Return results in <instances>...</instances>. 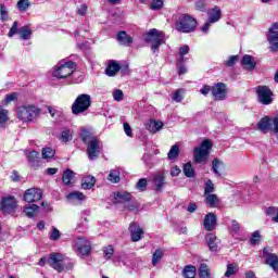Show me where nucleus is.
<instances>
[{"instance_id": "obj_1", "label": "nucleus", "mask_w": 278, "mask_h": 278, "mask_svg": "<svg viewBox=\"0 0 278 278\" xmlns=\"http://www.w3.org/2000/svg\"><path fill=\"white\" fill-rule=\"evenodd\" d=\"M80 138L85 144H87V155L89 160H97L103 151V142L89 130L83 129Z\"/></svg>"}, {"instance_id": "obj_2", "label": "nucleus", "mask_w": 278, "mask_h": 278, "mask_svg": "<svg viewBox=\"0 0 278 278\" xmlns=\"http://www.w3.org/2000/svg\"><path fill=\"white\" fill-rule=\"evenodd\" d=\"M144 40L151 45V51H153V53H157V51H160V46L166 43V36L164 35V31L152 28L146 35Z\"/></svg>"}, {"instance_id": "obj_3", "label": "nucleus", "mask_w": 278, "mask_h": 278, "mask_svg": "<svg viewBox=\"0 0 278 278\" xmlns=\"http://www.w3.org/2000/svg\"><path fill=\"white\" fill-rule=\"evenodd\" d=\"M90 105H92V99L90 98V94L81 93L72 104V113L75 116H79V114L88 112V110H90Z\"/></svg>"}, {"instance_id": "obj_4", "label": "nucleus", "mask_w": 278, "mask_h": 278, "mask_svg": "<svg viewBox=\"0 0 278 278\" xmlns=\"http://www.w3.org/2000/svg\"><path fill=\"white\" fill-rule=\"evenodd\" d=\"M213 143L211 140L205 139L202 141L200 147L194 148L193 157L197 164H205L207 157H210V151L212 150Z\"/></svg>"}, {"instance_id": "obj_5", "label": "nucleus", "mask_w": 278, "mask_h": 278, "mask_svg": "<svg viewBox=\"0 0 278 278\" xmlns=\"http://www.w3.org/2000/svg\"><path fill=\"white\" fill-rule=\"evenodd\" d=\"M17 118L24 123H31L40 114V109L36 105H24L17 108Z\"/></svg>"}, {"instance_id": "obj_6", "label": "nucleus", "mask_w": 278, "mask_h": 278, "mask_svg": "<svg viewBox=\"0 0 278 278\" xmlns=\"http://www.w3.org/2000/svg\"><path fill=\"white\" fill-rule=\"evenodd\" d=\"M176 27L178 31L190 34V31H194V28L197 27V20L188 14H182L179 16Z\"/></svg>"}, {"instance_id": "obj_7", "label": "nucleus", "mask_w": 278, "mask_h": 278, "mask_svg": "<svg viewBox=\"0 0 278 278\" xmlns=\"http://www.w3.org/2000/svg\"><path fill=\"white\" fill-rule=\"evenodd\" d=\"M76 67L77 65L75 64V62H66L61 66L54 68L53 77H58V79H66V77H70V75H73V73H75Z\"/></svg>"}, {"instance_id": "obj_8", "label": "nucleus", "mask_w": 278, "mask_h": 278, "mask_svg": "<svg viewBox=\"0 0 278 278\" xmlns=\"http://www.w3.org/2000/svg\"><path fill=\"white\" fill-rule=\"evenodd\" d=\"M115 203H130L129 205H126L130 212H134V210L138 208V203L136 202V198L131 195V193L127 191H118L114 194Z\"/></svg>"}, {"instance_id": "obj_9", "label": "nucleus", "mask_w": 278, "mask_h": 278, "mask_svg": "<svg viewBox=\"0 0 278 278\" xmlns=\"http://www.w3.org/2000/svg\"><path fill=\"white\" fill-rule=\"evenodd\" d=\"M256 93L260 103L263 105H270V103H273V90H270L268 86H258L256 88Z\"/></svg>"}, {"instance_id": "obj_10", "label": "nucleus", "mask_w": 278, "mask_h": 278, "mask_svg": "<svg viewBox=\"0 0 278 278\" xmlns=\"http://www.w3.org/2000/svg\"><path fill=\"white\" fill-rule=\"evenodd\" d=\"M150 181L154 184L156 192H162V190H164V186H166V173L161 170L151 174Z\"/></svg>"}, {"instance_id": "obj_11", "label": "nucleus", "mask_w": 278, "mask_h": 278, "mask_svg": "<svg viewBox=\"0 0 278 278\" xmlns=\"http://www.w3.org/2000/svg\"><path fill=\"white\" fill-rule=\"evenodd\" d=\"M267 40L270 45L269 49L273 53L278 51V23H274L269 28V34L267 35Z\"/></svg>"}, {"instance_id": "obj_12", "label": "nucleus", "mask_w": 278, "mask_h": 278, "mask_svg": "<svg viewBox=\"0 0 278 278\" xmlns=\"http://www.w3.org/2000/svg\"><path fill=\"white\" fill-rule=\"evenodd\" d=\"M48 264L51 266V268H54V270H58V273H62L64 270V256L60 253L51 254L48 258Z\"/></svg>"}, {"instance_id": "obj_13", "label": "nucleus", "mask_w": 278, "mask_h": 278, "mask_svg": "<svg viewBox=\"0 0 278 278\" xmlns=\"http://www.w3.org/2000/svg\"><path fill=\"white\" fill-rule=\"evenodd\" d=\"M42 199V191L40 189L30 188L24 193V201L26 203H36Z\"/></svg>"}, {"instance_id": "obj_14", "label": "nucleus", "mask_w": 278, "mask_h": 278, "mask_svg": "<svg viewBox=\"0 0 278 278\" xmlns=\"http://www.w3.org/2000/svg\"><path fill=\"white\" fill-rule=\"evenodd\" d=\"M211 91L216 101H223L227 97V87L223 83H218L213 86Z\"/></svg>"}, {"instance_id": "obj_15", "label": "nucleus", "mask_w": 278, "mask_h": 278, "mask_svg": "<svg viewBox=\"0 0 278 278\" xmlns=\"http://www.w3.org/2000/svg\"><path fill=\"white\" fill-rule=\"evenodd\" d=\"M75 249L79 255H90V251H91L90 243L84 238H78L76 240Z\"/></svg>"}, {"instance_id": "obj_16", "label": "nucleus", "mask_w": 278, "mask_h": 278, "mask_svg": "<svg viewBox=\"0 0 278 278\" xmlns=\"http://www.w3.org/2000/svg\"><path fill=\"white\" fill-rule=\"evenodd\" d=\"M129 231L132 242H140V240H142V233H144V231L142 230V228H140L138 224L131 223L129 225Z\"/></svg>"}, {"instance_id": "obj_17", "label": "nucleus", "mask_w": 278, "mask_h": 278, "mask_svg": "<svg viewBox=\"0 0 278 278\" xmlns=\"http://www.w3.org/2000/svg\"><path fill=\"white\" fill-rule=\"evenodd\" d=\"M116 40L124 47H131L134 45V37L129 36L125 30L117 33Z\"/></svg>"}, {"instance_id": "obj_18", "label": "nucleus", "mask_w": 278, "mask_h": 278, "mask_svg": "<svg viewBox=\"0 0 278 278\" xmlns=\"http://www.w3.org/2000/svg\"><path fill=\"white\" fill-rule=\"evenodd\" d=\"M264 257H266V264H268L275 273L278 270V256L276 254L268 253V249L263 250Z\"/></svg>"}, {"instance_id": "obj_19", "label": "nucleus", "mask_w": 278, "mask_h": 278, "mask_svg": "<svg viewBox=\"0 0 278 278\" xmlns=\"http://www.w3.org/2000/svg\"><path fill=\"white\" fill-rule=\"evenodd\" d=\"M216 214H206V216L204 217V229L206 231H214V229H216Z\"/></svg>"}, {"instance_id": "obj_20", "label": "nucleus", "mask_w": 278, "mask_h": 278, "mask_svg": "<svg viewBox=\"0 0 278 278\" xmlns=\"http://www.w3.org/2000/svg\"><path fill=\"white\" fill-rule=\"evenodd\" d=\"M28 164H30V166L33 168H38V166H40V153H38L36 150L29 151L26 154Z\"/></svg>"}, {"instance_id": "obj_21", "label": "nucleus", "mask_w": 278, "mask_h": 278, "mask_svg": "<svg viewBox=\"0 0 278 278\" xmlns=\"http://www.w3.org/2000/svg\"><path fill=\"white\" fill-rule=\"evenodd\" d=\"M241 66H243L245 71H254L257 63L252 55L245 54L241 60Z\"/></svg>"}, {"instance_id": "obj_22", "label": "nucleus", "mask_w": 278, "mask_h": 278, "mask_svg": "<svg viewBox=\"0 0 278 278\" xmlns=\"http://www.w3.org/2000/svg\"><path fill=\"white\" fill-rule=\"evenodd\" d=\"M1 207L3 212H13L16 207V199L14 197L4 198Z\"/></svg>"}, {"instance_id": "obj_23", "label": "nucleus", "mask_w": 278, "mask_h": 278, "mask_svg": "<svg viewBox=\"0 0 278 278\" xmlns=\"http://www.w3.org/2000/svg\"><path fill=\"white\" fill-rule=\"evenodd\" d=\"M208 23H218L220 21V16H223V12L219 7H214L210 9L207 12Z\"/></svg>"}, {"instance_id": "obj_24", "label": "nucleus", "mask_w": 278, "mask_h": 278, "mask_svg": "<svg viewBox=\"0 0 278 278\" xmlns=\"http://www.w3.org/2000/svg\"><path fill=\"white\" fill-rule=\"evenodd\" d=\"M220 242V240H218V238L216 237V235L214 233H208L206 236V244L210 249V251L216 252L218 251V243Z\"/></svg>"}, {"instance_id": "obj_25", "label": "nucleus", "mask_w": 278, "mask_h": 278, "mask_svg": "<svg viewBox=\"0 0 278 278\" xmlns=\"http://www.w3.org/2000/svg\"><path fill=\"white\" fill-rule=\"evenodd\" d=\"M270 123H271V119L269 117H263L257 123V129L263 134H268V131H270Z\"/></svg>"}, {"instance_id": "obj_26", "label": "nucleus", "mask_w": 278, "mask_h": 278, "mask_svg": "<svg viewBox=\"0 0 278 278\" xmlns=\"http://www.w3.org/2000/svg\"><path fill=\"white\" fill-rule=\"evenodd\" d=\"M162 127H164V123L157 122V121H150L146 125V129H148V131H150V134H157V131H160V129H162Z\"/></svg>"}, {"instance_id": "obj_27", "label": "nucleus", "mask_w": 278, "mask_h": 278, "mask_svg": "<svg viewBox=\"0 0 278 278\" xmlns=\"http://www.w3.org/2000/svg\"><path fill=\"white\" fill-rule=\"evenodd\" d=\"M118 71H121V65L115 61H111L105 70V73L109 77H114Z\"/></svg>"}, {"instance_id": "obj_28", "label": "nucleus", "mask_w": 278, "mask_h": 278, "mask_svg": "<svg viewBox=\"0 0 278 278\" xmlns=\"http://www.w3.org/2000/svg\"><path fill=\"white\" fill-rule=\"evenodd\" d=\"M164 257V249L159 248L152 253V266H156Z\"/></svg>"}, {"instance_id": "obj_29", "label": "nucleus", "mask_w": 278, "mask_h": 278, "mask_svg": "<svg viewBox=\"0 0 278 278\" xmlns=\"http://www.w3.org/2000/svg\"><path fill=\"white\" fill-rule=\"evenodd\" d=\"M97 180L94 179L93 176H86L81 180V188L83 190H90V188L94 187V184Z\"/></svg>"}, {"instance_id": "obj_30", "label": "nucleus", "mask_w": 278, "mask_h": 278, "mask_svg": "<svg viewBox=\"0 0 278 278\" xmlns=\"http://www.w3.org/2000/svg\"><path fill=\"white\" fill-rule=\"evenodd\" d=\"M108 179L111 184H118L121 182V169H111L108 176Z\"/></svg>"}, {"instance_id": "obj_31", "label": "nucleus", "mask_w": 278, "mask_h": 278, "mask_svg": "<svg viewBox=\"0 0 278 278\" xmlns=\"http://www.w3.org/2000/svg\"><path fill=\"white\" fill-rule=\"evenodd\" d=\"M182 275L185 278H194L197 277V267L188 265L184 268Z\"/></svg>"}, {"instance_id": "obj_32", "label": "nucleus", "mask_w": 278, "mask_h": 278, "mask_svg": "<svg viewBox=\"0 0 278 278\" xmlns=\"http://www.w3.org/2000/svg\"><path fill=\"white\" fill-rule=\"evenodd\" d=\"M20 38L22 40H29L31 38V29H29V26H23L18 29Z\"/></svg>"}, {"instance_id": "obj_33", "label": "nucleus", "mask_w": 278, "mask_h": 278, "mask_svg": "<svg viewBox=\"0 0 278 278\" xmlns=\"http://www.w3.org/2000/svg\"><path fill=\"white\" fill-rule=\"evenodd\" d=\"M74 177H75V173L71 169H66L63 173V177H62L63 184H65V186H71Z\"/></svg>"}, {"instance_id": "obj_34", "label": "nucleus", "mask_w": 278, "mask_h": 278, "mask_svg": "<svg viewBox=\"0 0 278 278\" xmlns=\"http://www.w3.org/2000/svg\"><path fill=\"white\" fill-rule=\"evenodd\" d=\"M67 199H68V201H72V202L85 201L86 195H84V193H81L79 191H74V192L68 193Z\"/></svg>"}, {"instance_id": "obj_35", "label": "nucleus", "mask_w": 278, "mask_h": 278, "mask_svg": "<svg viewBox=\"0 0 278 278\" xmlns=\"http://www.w3.org/2000/svg\"><path fill=\"white\" fill-rule=\"evenodd\" d=\"M265 214L267 216H271V220H274V223H278V207L269 206L266 208Z\"/></svg>"}, {"instance_id": "obj_36", "label": "nucleus", "mask_w": 278, "mask_h": 278, "mask_svg": "<svg viewBox=\"0 0 278 278\" xmlns=\"http://www.w3.org/2000/svg\"><path fill=\"white\" fill-rule=\"evenodd\" d=\"M36 212H38V205L36 204H28L24 207V213L26 214V216H28V218H33Z\"/></svg>"}, {"instance_id": "obj_37", "label": "nucleus", "mask_w": 278, "mask_h": 278, "mask_svg": "<svg viewBox=\"0 0 278 278\" xmlns=\"http://www.w3.org/2000/svg\"><path fill=\"white\" fill-rule=\"evenodd\" d=\"M200 278H212V274L210 273V267L206 264H201L199 269Z\"/></svg>"}, {"instance_id": "obj_38", "label": "nucleus", "mask_w": 278, "mask_h": 278, "mask_svg": "<svg viewBox=\"0 0 278 278\" xmlns=\"http://www.w3.org/2000/svg\"><path fill=\"white\" fill-rule=\"evenodd\" d=\"M168 160H177L179 157V144L172 146L169 152L167 153Z\"/></svg>"}, {"instance_id": "obj_39", "label": "nucleus", "mask_w": 278, "mask_h": 278, "mask_svg": "<svg viewBox=\"0 0 278 278\" xmlns=\"http://www.w3.org/2000/svg\"><path fill=\"white\" fill-rule=\"evenodd\" d=\"M184 174L189 177L192 178L194 177L195 173H194V167H192V163H186L182 167Z\"/></svg>"}, {"instance_id": "obj_40", "label": "nucleus", "mask_w": 278, "mask_h": 278, "mask_svg": "<svg viewBox=\"0 0 278 278\" xmlns=\"http://www.w3.org/2000/svg\"><path fill=\"white\" fill-rule=\"evenodd\" d=\"M188 53H190V47L188 45H184L182 47L179 48V58H178L179 64H182L184 55H188Z\"/></svg>"}, {"instance_id": "obj_41", "label": "nucleus", "mask_w": 278, "mask_h": 278, "mask_svg": "<svg viewBox=\"0 0 278 278\" xmlns=\"http://www.w3.org/2000/svg\"><path fill=\"white\" fill-rule=\"evenodd\" d=\"M61 142H71L73 140V132L71 129H65L61 132L60 137Z\"/></svg>"}, {"instance_id": "obj_42", "label": "nucleus", "mask_w": 278, "mask_h": 278, "mask_svg": "<svg viewBox=\"0 0 278 278\" xmlns=\"http://www.w3.org/2000/svg\"><path fill=\"white\" fill-rule=\"evenodd\" d=\"M8 121H10V117L8 116V110L0 106V127H3Z\"/></svg>"}, {"instance_id": "obj_43", "label": "nucleus", "mask_w": 278, "mask_h": 278, "mask_svg": "<svg viewBox=\"0 0 278 278\" xmlns=\"http://www.w3.org/2000/svg\"><path fill=\"white\" fill-rule=\"evenodd\" d=\"M43 160H51L55 155V150L52 148H43L41 152Z\"/></svg>"}, {"instance_id": "obj_44", "label": "nucleus", "mask_w": 278, "mask_h": 278, "mask_svg": "<svg viewBox=\"0 0 278 278\" xmlns=\"http://www.w3.org/2000/svg\"><path fill=\"white\" fill-rule=\"evenodd\" d=\"M206 203L211 207H214V205H216V203H218V197L216 194L207 193L206 194Z\"/></svg>"}, {"instance_id": "obj_45", "label": "nucleus", "mask_w": 278, "mask_h": 278, "mask_svg": "<svg viewBox=\"0 0 278 278\" xmlns=\"http://www.w3.org/2000/svg\"><path fill=\"white\" fill-rule=\"evenodd\" d=\"M173 101H175L176 103H181V101H184V89H178L174 92L173 97H172Z\"/></svg>"}, {"instance_id": "obj_46", "label": "nucleus", "mask_w": 278, "mask_h": 278, "mask_svg": "<svg viewBox=\"0 0 278 278\" xmlns=\"http://www.w3.org/2000/svg\"><path fill=\"white\" fill-rule=\"evenodd\" d=\"M162 8H164V0H152L151 4H150V10H162Z\"/></svg>"}, {"instance_id": "obj_47", "label": "nucleus", "mask_w": 278, "mask_h": 278, "mask_svg": "<svg viewBox=\"0 0 278 278\" xmlns=\"http://www.w3.org/2000/svg\"><path fill=\"white\" fill-rule=\"evenodd\" d=\"M148 181L147 178H141L138 180L136 188L139 190V192H144L147 190Z\"/></svg>"}, {"instance_id": "obj_48", "label": "nucleus", "mask_w": 278, "mask_h": 278, "mask_svg": "<svg viewBox=\"0 0 278 278\" xmlns=\"http://www.w3.org/2000/svg\"><path fill=\"white\" fill-rule=\"evenodd\" d=\"M238 273V267L233 264H229L227 266V270L225 273V277H231V275H236Z\"/></svg>"}, {"instance_id": "obj_49", "label": "nucleus", "mask_w": 278, "mask_h": 278, "mask_svg": "<svg viewBox=\"0 0 278 278\" xmlns=\"http://www.w3.org/2000/svg\"><path fill=\"white\" fill-rule=\"evenodd\" d=\"M260 240H262V236L260 235V231H254L250 239L251 244L255 247V244H260Z\"/></svg>"}, {"instance_id": "obj_50", "label": "nucleus", "mask_w": 278, "mask_h": 278, "mask_svg": "<svg viewBox=\"0 0 278 278\" xmlns=\"http://www.w3.org/2000/svg\"><path fill=\"white\" fill-rule=\"evenodd\" d=\"M103 253H104L105 260H110L112 255H114V247L109 245L103 248Z\"/></svg>"}, {"instance_id": "obj_51", "label": "nucleus", "mask_w": 278, "mask_h": 278, "mask_svg": "<svg viewBox=\"0 0 278 278\" xmlns=\"http://www.w3.org/2000/svg\"><path fill=\"white\" fill-rule=\"evenodd\" d=\"M27 8H29V0H20L17 2V9L20 10V12H25Z\"/></svg>"}, {"instance_id": "obj_52", "label": "nucleus", "mask_w": 278, "mask_h": 278, "mask_svg": "<svg viewBox=\"0 0 278 278\" xmlns=\"http://www.w3.org/2000/svg\"><path fill=\"white\" fill-rule=\"evenodd\" d=\"M212 192H214V182H212V180L208 179L205 182L204 194H212Z\"/></svg>"}, {"instance_id": "obj_53", "label": "nucleus", "mask_w": 278, "mask_h": 278, "mask_svg": "<svg viewBox=\"0 0 278 278\" xmlns=\"http://www.w3.org/2000/svg\"><path fill=\"white\" fill-rule=\"evenodd\" d=\"M222 164L223 162H220L218 159L213 160V173H215V175H218V177H220V173L218 172V168Z\"/></svg>"}, {"instance_id": "obj_54", "label": "nucleus", "mask_w": 278, "mask_h": 278, "mask_svg": "<svg viewBox=\"0 0 278 278\" xmlns=\"http://www.w3.org/2000/svg\"><path fill=\"white\" fill-rule=\"evenodd\" d=\"M50 240L55 242V240H60V230L58 228L52 227V232L50 233Z\"/></svg>"}, {"instance_id": "obj_55", "label": "nucleus", "mask_w": 278, "mask_h": 278, "mask_svg": "<svg viewBox=\"0 0 278 278\" xmlns=\"http://www.w3.org/2000/svg\"><path fill=\"white\" fill-rule=\"evenodd\" d=\"M18 33V22H14L8 36L9 38H12V36H14V34H17Z\"/></svg>"}, {"instance_id": "obj_56", "label": "nucleus", "mask_w": 278, "mask_h": 278, "mask_svg": "<svg viewBox=\"0 0 278 278\" xmlns=\"http://www.w3.org/2000/svg\"><path fill=\"white\" fill-rule=\"evenodd\" d=\"M238 62V55H231L227 61H225L226 66H235Z\"/></svg>"}, {"instance_id": "obj_57", "label": "nucleus", "mask_w": 278, "mask_h": 278, "mask_svg": "<svg viewBox=\"0 0 278 278\" xmlns=\"http://www.w3.org/2000/svg\"><path fill=\"white\" fill-rule=\"evenodd\" d=\"M230 229L233 231V233H238V231H240V223H238L236 219H232Z\"/></svg>"}, {"instance_id": "obj_58", "label": "nucleus", "mask_w": 278, "mask_h": 278, "mask_svg": "<svg viewBox=\"0 0 278 278\" xmlns=\"http://www.w3.org/2000/svg\"><path fill=\"white\" fill-rule=\"evenodd\" d=\"M124 97L123 90L117 89L115 91H113V99L114 101H121Z\"/></svg>"}, {"instance_id": "obj_59", "label": "nucleus", "mask_w": 278, "mask_h": 278, "mask_svg": "<svg viewBox=\"0 0 278 278\" xmlns=\"http://www.w3.org/2000/svg\"><path fill=\"white\" fill-rule=\"evenodd\" d=\"M0 16H1V21H8V10H5L4 4L0 5Z\"/></svg>"}, {"instance_id": "obj_60", "label": "nucleus", "mask_w": 278, "mask_h": 278, "mask_svg": "<svg viewBox=\"0 0 278 278\" xmlns=\"http://www.w3.org/2000/svg\"><path fill=\"white\" fill-rule=\"evenodd\" d=\"M16 92L8 94L4 99V105H8V103H12V101H16Z\"/></svg>"}, {"instance_id": "obj_61", "label": "nucleus", "mask_w": 278, "mask_h": 278, "mask_svg": "<svg viewBox=\"0 0 278 278\" xmlns=\"http://www.w3.org/2000/svg\"><path fill=\"white\" fill-rule=\"evenodd\" d=\"M195 10L199 12H205V2H203V0H198L195 2Z\"/></svg>"}, {"instance_id": "obj_62", "label": "nucleus", "mask_w": 278, "mask_h": 278, "mask_svg": "<svg viewBox=\"0 0 278 278\" xmlns=\"http://www.w3.org/2000/svg\"><path fill=\"white\" fill-rule=\"evenodd\" d=\"M87 12H88V5L86 4H81L77 10V13L79 14V16H86Z\"/></svg>"}, {"instance_id": "obj_63", "label": "nucleus", "mask_w": 278, "mask_h": 278, "mask_svg": "<svg viewBox=\"0 0 278 278\" xmlns=\"http://www.w3.org/2000/svg\"><path fill=\"white\" fill-rule=\"evenodd\" d=\"M124 131L126 136H128L129 138H134V132H131V126H129V124H124Z\"/></svg>"}, {"instance_id": "obj_64", "label": "nucleus", "mask_w": 278, "mask_h": 278, "mask_svg": "<svg viewBox=\"0 0 278 278\" xmlns=\"http://www.w3.org/2000/svg\"><path fill=\"white\" fill-rule=\"evenodd\" d=\"M180 174H181V169L178 166L172 167L170 169L172 177H179Z\"/></svg>"}]
</instances>
